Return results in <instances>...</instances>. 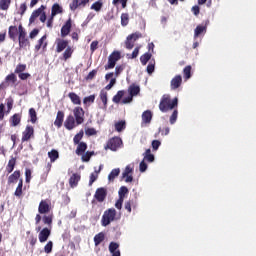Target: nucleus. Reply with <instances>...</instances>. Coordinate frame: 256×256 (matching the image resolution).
<instances>
[{
    "label": "nucleus",
    "mask_w": 256,
    "mask_h": 256,
    "mask_svg": "<svg viewBox=\"0 0 256 256\" xmlns=\"http://www.w3.org/2000/svg\"><path fill=\"white\" fill-rule=\"evenodd\" d=\"M177 105H179V99L174 98L171 100V96L169 94H164L159 103V110L162 113H167L169 111H173Z\"/></svg>",
    "instance_id": "f257e3e1"
},
{
    "label": "nucleus",
    "mask_w": 256,
    "mask_h": 256,
    "mask_svg": "<svg viewBox=\"0 0 256 256\" xmlns=\"http://www.w3.org/2000/svg\"><path fill=\"white\" fill-rule=\"evenodd\" d=\"M122 71H125L124 64L117 65L115 67V72H110L105 75V81L110 80L109 84L106 85L104 88L106 91H111V89H113V87H115V84L117 83V77H119V75H121Z\"/></svg>",
    "instance_id": "f03ea898"
},
{
    "label": "nucleus",
    "mask_w": 256,
    "mask_h": 256,
    "mask_svg": "<svg viewBox=\"0 0 256 256\" xmlns=\"http://www.w3.org/2000/svg\"><path fill=\"white\" fill-rule=\"evenodd\" d=\"M18 31L19 49H29V47H31V42L29 41V38H27V31L23 28L22 24L18 26Z\"/></svg>",
    "instance_id": "7ed1b4c3"
},
{
    "label": "nucleus",
    "mask_w": 256,
    "mask_h": 256,
    "mask_svg": "<svg viewBox=\"0 0 256 256\" xmlns=\"http://www.w3.org/2000/svg\"><path fill=\"white\" fill-rule=\"evenodd\" d=\"M45 5H41L38 9L34 10L29 18V25H33L37 20V17H40L41 23H45L47 21V14L45 13Z\"/></svg>",
    "instance_id": "20e7f679"
},
{
    "label": "nucleus",
    "mask_w": 256,
    "mask_h": 256,
    "mask_svg": "<svg viewBox=\"0 0 256 256\" xmlns=\"http://www.w3.org/2000/svg\"><path fill=\"white\" fill-rule=\"evenodd\" d=\"M115 217H117V210L115 208H109L107 209L101 219V225L102 227H107L108 225H111L113 221H115Z\"/></svg>",
    "instance_id": "39448f33"
},
{
    "label": "nucleus",
    "mask_w": 256,
    "mask_h": 256,
    "mask_svg": "<svg viewBox=\"0 0 256 256\" xmlns=\"http://www.w3.org/2000/svg\"><path fill=\"white\" fill-rule=\"evenodd\" d=\"M123 147V140L119 136H114L110 138L106 145L104 146V149L107 151V149H110V151H117L118 149H121Z\"/></svg>",
    "instance_id": "423d86ee"
},
{
    "label": "nucleus",
    "mask_w": 256,
    "mask_h": 256,
    "mask_svg": "<svg viewBox=\"0 0 256 256\" xmlns=\"http://www.w3.org/2000/svg\"><path fill=\"white\" fill-rule=\"evenodd\" d=\"M121 59V52L115 50L108 57V63L104 66L105 71H109V69H115L117 65V61Z\"/></svg>",
    "instance_id": "0eeeda50"
},
{
    "label": "nucleus",
    "mask_w": 256,
    "mask_h": 256,
    "mask_svg": "<svg viewBox=\"0 0 256 256\" xmlns=\"http://www.w3.org/2000/svg\"><path fill=\"white\" fill-rule=\"evenodd\" d=\"M143 37V34L141 32H135L127 36L126 41H125V47L126 49H133L135 47V41L138 39H141Z\"/></svg>",
    "instance_id": "6e6552de"
},
{
    "label": "nucleus",
    "mask_w": 256,
    "mask_h": 256,
    "mask_svg": "<svg viewBox=\"0 0 256 256\" xmlns=\"http://www.w3.org/2000/svg\"><path fill=\"white\" fill-rule=\"evenodd\" d=\"M10 83L12 85H15V83H17V75L15 74V72L8 74L5 77L4 81L0 83V91H5V89L9 87Z\"/></svg>",
    "instance_id": "1a4fd4ad"
},
{
    "label": "nucleus",
    "mask_w": 256,
    "mask_h": 256,
    "mask_svg": "<svg viewBox=\"0 0 256 256\" xmlns=\"http://www.w3.org/2000/svg\"><path fill=\"white\" fill-rule=\"evenodd\" d=\"M74 119L76 121V125H83L85 122V110L82 107H75L73 109Z\"/></svg>",
    "instance_id": "9d476101"
},
{
    "label": "nucleus",
    "mask_w": 256,
    "mask_h": 256,
    "mask_svg": "<svg viewBox=\"0 0 256 256\" xmlns=\"http://www.w3.org/2000/svg\"><path fill=\"white\" fill-rule=\"evenodd\" d=\"M35 138V128L31 125H27L25 130L22 132V143H25L27 141H30V139Z\"/></svg>",
    "instance_id": "9b49d317"
},
{
    "label": "nucleus",
    "mask_w": 256,
    "mask_h": 256,
    "mask_svg": "<svg viewBox=\"0 0 256 256\" xmlns=\"http://www.w3.org/2000/svg\"><path fill=\"white\" fill-rule=\"evenodd\" d=\"M11 109H13V99L7 100V111L5 112V104H0V121H3L5 119V113L6 115H9L11 113Z\"/></svg>",
    "instance_id": "f8f14e48"
},
{
    "label": "nucleus",
    "mask_w": 256,
    "mask_h": 256,
    "mask_svg": "<svg viewBox=\"0 0 256 256\" xmlns=\"http://www.w3.org/2000/svg\"><path fill=\"white\" fill-rule=\"evenodd\" d=\"M50 211H51V201L47 199L40 201L38 206V213H40V215H46V213H49Z\"/></svg>",
    "instance_id": "ddd939ff"
},
{
    "label": "nucleus",
    "mask_w": 256,
    "mask_h": 256,
    "mask_svg": "<svg viewBox=\"0 0 256 256\" xmlns=\"http://www.w3.org/2000/svg\"><path fill=\"white\" fill-rule=\"evenodd\" d=\"M122 178L125 179V183H133V167L131 165L125 167Z\"/></svg>",
    "instance_id": "4468645a"
},
{
    "label": "nucleus",
    "mask_w": 256,
    "mask_h": 256,
    "mask_svg": "<svg viewBox=\"0 0 256 256\" xmlns=\"http://www.w3.org/2000/svg\"><path fill=\"white\" fill-rule=\"evenodd\" d=\"M71 27H73V20H71V18H69L64 25L61 28V37H67V35H69V33H71Z\"/></svg>",
    "instance_id": "2eb2a0df"
},
{
    "label": "nucleus",
    "mask_w": 256,
    "mask_h": 256,
    "mask_svg": "<svg viewBox=\"0 0 256 256\" xmlns=\"http://www.w3.org/2000/svg\"><path fill=\"white\" fill-rule=\"evenodd\" d=\"M69 47V41L65 39L58 38L56 40V53H63L65 49Z\"/></svg>",
    "instance_id": "dca6fc26"
},
{
    "label": "nucleus",
    "mask_w": 256,
    "mask_h": 256,
    "mask_svg": "<svg viewBox=\"0 0 256 256\" xmlns=\"http://www.w3.org/2000/svg\"><path fill=\"white\" fill-rule=\"evenodd\" d=\"M94 197L99 203H103V201L107 199V189L103 187L98 188L95 192Z\"/></svg>",
    "instance_id": "f3484780"
},
{
    "label": "nucleus",
    "mask_w": 256,
    "mask_h": 256,
    "mask_svg": "<svg viewBox=\"0 0 256 256\" xmlns=\"http://www.w3.org/2000/svg\"><path fill=\"white\" fill-rule=\"evenodd\" d=\"M153 120V112L151 110H146L142 113V123L141 126L145 127V125H150Z\"/></svg>",
    "instance_id": "a211bd4d"
},
{
    "label": "nucleus",
    "mask_w": 256,
    "mask_h": 256,
    "mask_svg": "<svg viewBox=\"0 0 256 256\" xmlns=\"http://www.w3.org/2000/svg\"><path fill=\"white\" fill-rule=\"evenodd\" d=\"M183 84V77L181 75H176L174 78H172L170 82V87L172 91H175L176 89H179L181 85Z\"/></svg>",
    "instance_id": "6ab92c4d"
},
{
    "label": "nucleus",
    "mask_w": 256,
    "mask_h": 256,
    "mask_svg": "<svg viewBox=\"0 0 256 256\" xmlns=\"http://www.w3.org/2000/svg\"><path fill=\"white\" fill-rule=\"evenodd\" d=\"M47 45H48V43H47V35H44V36H42L38 40L37 44L35 45L36 53L41 51V47H42L43 50H46L47 49Z\"/></svg>",
    "instance_id": "aec40b11"
},
{
    "label": "nucleus",
    "mask_w": 256,
    "mask_h": 256,
    "mask_svg": "<svg viewBox=\"0 0 256 256\" xmlns=\"http://www.w3.org/2000/svg\"><path fill=\"white\" fill-rule=\"evenodd\" d=\"M49 237H51V230L49 228H43L38 235L40 243H45Z\"/></svg>",
    "instance_id": "412c9836"
},
{
    "label": "nucleus",
    "mask_w": 256,
    "mask_h": 256,
    "mask_svg": "<svg viewBox=\"0 0 256 256\" xmlns=\"http://www.w3.org/2000/svg\"><path fill=\"white\" fill-rule=\"evenodd\" d=\"M76 123H77V121L75 120V117H73V115H69V116H67V118L64 122V127L66 129H68V131H71V130L75 129Z\"/></svg>",
    "instance_id": "4be33fe9"
},
{
    "label": "nucleus",
    "mask_w": 256,
    "mask_h": 256,
    "mask_svg": "<svg viewBox=\"0 0 256 256\" xmlns=\"http://www.w3.org/2000/svg\"><path fill=\"white\" fill-rule=\"evenodd\" d=\"M64 119H65V112L58 111L56 115V119L54 121L55 127H57L58 129H61V127H63Z\"/></svg>",
    "instance_id": "5701e85b"
},
{
    "label": "nucleus",
    "mask_w": 256,
    "mask_h": 256,
    "mask_svg": "<svg viewBox=\"0 0 256 256\" xmlns=\"http://www.w3.org/2000/svg\"><path fill=\"white\" fill-rule=\"evenodd\" d=\"M207 25H209V20L205 22V25H198L194 30V38L197 39L202 33H207Z\"/></svg>",
    "instance_id": "b1692460"
},
{
    "label": "nucleus",
    "mask_w": 256,
    "mask_h": 256,
    "mask_svg": "<svg viewBox=\"0 0 256 256\" xmlns=\"http://www.w3.org/2000/svg\"><path fill=\"white\" fill-rule=\"evenodd\" d=\"M17 165V158L14 156L10 157L8 164L6 165V173L9 175L12 171H15V166Z\"/></svg>",
    "instance_id": "393cba45"
},
{
    "label": "nucleus",
    "mask_w": 256,
    "mask_h": 256,
    "mask_svg": "<svg viewBox=\"0 0 256 256\" xmlns=\"http://www.w3.org/2000/svg\"><path fill=\"white\" fill-rule=\"evenodd\" d=\"M20 178H21V170L14 171L8 177V185H13L14 183H17V181H19Z\"/></svg>",
    "instance_id": "a878e982"
},
{
    "label": "nucleus",
    "mask_w": 256,
    "mask_h": 256,
    "mask_svg": "<svg viewBox=\"0 0 256 256\" xmlns=\"http://www.w3.org/2000/svg\"><path fill=\"white\" fill-rule=\"evenodd\" d=\"M79 181H81V175L74 173L69 179V185L73 189L79 185Z\"/></svg>",
    "instance_id": "bb28decb"
},
{
    "label": "nucleus",
    "mask_w": 256,
    "mask_h": 256,
    "mask_svg": "<svg viewBox=\"0 0 256 256\" xmlns=\"http://www.w3.org/2000/svg\"><path fill=\"white\" fill-rule=\"evenodd\" d=\"M109 251L112 253V256H121V251H119V244L116 242H110Z\"/></svg>",
    "instance_id": "cd10ccee"
},
{
    "label": "nucleus",
    "mask_w": 256,
    "mask_h": 256,
    "mask_svg": "<svg viewBox=\"0 0 256 256\" xmlns=\"http://www.w3.org/2000/svg\"><path fill=\"white\" fill-rule=\"evenodd\" d=\"M17 33L19 35V28H17V26H9L8 28L9 39H11L12 41H15V39H17Z\"/></svg>",
    "instance_id": "c85d7f7f"
},
{
    "label": "nucleus",
    "mask_w": 256,
    "mask_h": 256,
    "mask_svg": "<svg viewBox=\"0 0 256 256\" xmlns=\"http://www.w3.org/2000/svg\"><path fill=\"white\" fill-rule=\"evenodd\" d=\"M21 123V114L15 113L13 116L10 117V125L11 127H17Z\"/></svg>",
    "instance_id": "c756f323"
},
{
    "label": "nucleus",
    "mask_w": 256,
    "mask_h": 256,
    "mask_svg": "<svg viewBox=\"0 0 256 256\" xmlns=\"http://www.w3.org/2000/svg\"><path fill=\"white\" fill-rule=\"evenodd\" d=\"M14 195L15 197H18V199H21V197H23V178L19 179L18 186L16 187Z\"/></svg>",
    "instance_id": "7c9ffc66"
},
{
    "label": "nucleus",
    "mask_w": 256,
    "mask_h": 256,
    "mask_svg": "<svg viewBox=\"0 0 256 256\" xmlns=\"http://www.w3.org/2000/svg\"><path fill=\"white\" fill-rule=\"evenodd\" d=\"M103 241H105V233L104 232H99L98 234H96L94 236L95 247H99V245H101V243H103Z\"/></svg>",
    "instance_id": "2f4dec72"
},
{
    "label": "nucleus",
    "mask_w": 256,
    "mask_h": 256,
    "mask_svg": "<svg viewBox=\"0 0 256 256\" xmlns=\"http://www.w3.org/2000/svg\"><path fill=\"white\" fill-rule=\"evenodd\" d=\"M68 97L73 105H81V97H79V95H77L75 92H70Z\"/></svg>",
    "instance_id": "473e14b6"
},
{
    "label": "nucleus",
    "mask_w": 256,
    "mask_h": 256,
    "mask_svg": "<svg viewBox=\"0 0 256 256\" xmlns=\"http://www.w3.org/2000/svg\"><path fill=\"white\" fill-rule=\"evenodd\" d=\"M128 93L132 97H135V96H137L138 93H141V88L135 84H132L128 88Z\"/></svg>",
    "instance_id": "72a5a7b5"
},
{
    "label": "nucleus",
    "mask_w": 256,
    "mask_h": 256,
    "mask_svg": "<svg viewBox=\"0 0 256 256\" xmlns=\"http://www.w3.org/2000/svg\"><path fill=\"white\" fill-rule=\"evenodd\" d=\"M73 51V48L71 46H68L62 54V61H67L68 59H71V57H73Z\"/></svg>",
    "instance_id": "f704fd0d"
},
{
    "label": "nucleus",
    "mask_w": 256,
    "mask_h": 256,
    "mask_svg": "<svg viewBox=\"0 0 256 256\" xmlns=\"http://www.w3.org/2000/svg\"><path fill=\"white\" fill-rule=\"evenodd\" d=\"M59 13H63V8L57 3L53 4L51 8V16L56 17Z\"/></svg>",
    "instance_id": "c9c22d12"
},
{
    "label": "nucleus",
    "mask_w": 256,
    "mask_h": 256,
    "mask_svg": "<svg viewBox=\"0 0 256 256\" xmlns=\"http://www.w3.org/2000/svg\"><path fill=\"white\" fill-rule=\"evenodd\" d=\"M143 161H147L148 163H153L155 161V155L151 153V149H147L143 154Z\"/></svg>",
    "instance_id": "e433bc0d"
},
{
    "label": "nucleus",
    "mask_w": 256,
    "mask_h": 256,
    "mask_svg": "<svg viewBox=\"0 0 256 256\" xmlns=\"http://www.w3.org/2000/svg\"><path fill=\"white\" fill-rule=\"evenodd\" d=\"M48 157L50 159V163H55V161L59 159V151L52 149L48 152Z\"/></svg>",
    "instance_id": "4c0bfd02"
},
{
    "label": "nucleus",
    "mask_w": 256,
    "mask_h": 256,
    "mask_svg": "<svg viewBox=\"0 0 256 256\" xmlns=\"http://www.w3.org/2000/svg\"><path fill=\"white\" fill-rule=\"evenodd\" d=\"M87 151V143L80 142L76 148V155H83Z\"/></svg>",
    "instance_id": "58836bf2"
},
{
    "label": "nucleus",
    "mask_w": 256,
    "mask_h": 256,
    "mask_svg": "<svg viewBox=\"0 0 256 256\" xmlns=\"http://www.w3.org/2000/svg\"><path fill=\"white\" fill-rule=\"evenodd\" d=\"M125 95V90H119L116 95L113 96V103L119 104L121 103V99H123Z\"/></svg>",
    "instance_id": "ea45409f"
},
{
    "label": "nucleus",
    "mask_w": 256,
    "mask_h": 256,
    "mask_svg": "<svg viewBox=\"0 0 256 256\" xmlns=\"http://www.w3.org/2000/svg\"><path fill=\"white\" fill-rule=\"evenodd\" d=\"M114 127L118 133H121V131H124V129L127 127V124H126L125 120H121V121L116 122Z\"/></svg>",
    "instance_id": "a19ab883"
},
{
    "label": "nucleus",
    "mask_w": 256,
    "mask_h": 256,
    "mask_svg": "<svg viewBox=\"0 0 256 256\" xmlns=\"http://www.w3.org/2000/svg\"><path fill=\"white\" fill-rule=\"evenodd\" d=\"M95 155V151H87L82 154L81 160L83 163H89L91 161V157Z\"/></svg>",
    "instance_id": "79ce46f5"
},
{
    "label": "nucleus",
    "mask_w": 256,
    "mask_h": 256,
    "mask_svg": "<svg viewBox=\"0 0 256 256\" xmlns=\"http://www.w3.org/2000/svg\"><path fill=\"white\" fill-rule=\"evenodd\" d=\"M151 57H153V54L146 52L140 57V62L142 65H147L149 61L151 60Z\"/></svg>",
    "instance_id": "37998d69"
},
{
    "label": "nucleus",
    "mask_w": 256,
    "mask_h": 256,
    "mask_svg": "<svg viewBox=\"0 0 256 256\" xmlns=\"http://www.w3.org/2000/svg\"><path fill=\"white\" fill-rule=\"evenodd\" d=\"M119 173H121V169L115 168L113 169L110 174L108 175L109 181H115L116 177H119Z\"/></svg>",
    "instance_id": "c03bdc74"
},
{
    "label": "nucleus",
    "mask_w": 256,
    "mask_h": 256,
    "mask_svg": "<svg viewBox=\"0 0 256 256\" xmlns=\"http://www.w3.org/2000/svg\"><path fill=\"white\" fill-rule=\"evenodd\" d=\"M11 7V0H0V10L7 11Z\"/></svg>",
    "instance_id": "a18cd8bd"
},
{
    "label": "nucleus",
    "mask_w": 256,
    "mask_h": 256,
    "mask_svg": "<svg viewBox=\"0 0 256 256\" xmlns=\"http://www.w3.org/2000/svg\"><path fill=\"white\" fill-rule=\"evenodd\" d=\"M95 94H92L90 96L84 97L83 104L86 106L92 105V103H95Z\"/></svg>",
    "instance_id": "49530a36"
},
{
    "label": "nucleus",
    "mask_w": 256,
    "mask_h": 256,
    "mask_svg": "<svg viewBox=\"0 0 256 256\" xmlns=\"http://www.w3.org/2000/svg\"><path fill=\"white\" fill-rule=\"evenodd\" d=\"M26 70H27V64H18L14 70V73L16 75H19L21 73H25Z\"/></svg>",
    "instance_id": "de8ad7c7"
},
{
    "label": "nucleus",
    "mask_w": 256,
    "mask_h": 256,
    "mask_svg": "<svg viewBox=\"0 0 256 256\" xmlns=\"http://www.w3.org/2000/svg\"><path fill=\"white\" fill-rule=\"evenodd\" d=\"M29 117H30L31 123L33 124L37 123V111H35V108L29 109Z\"/></svg>",
    "instance_id": "09e8293b"
},
{
    "label": "nucleus",
    "mask_w": 256,
    "mask_h": 256,
    "mask_svg": "<svg viewBox=\"0 0 256 256\" xmlns=\"http://www.w3.org/2000/svg\"><path fill=\"white\" fill-rule=\"evenodd\" d=\"M107 91L105 90H101L100 91V100L102 101L103 105H104V109H107Z\"/></svg>",
    "instance_id": "8fccbe9b"
},
{
    "label": "nucleus",
    "mask_w": 256,
    "mask_h": 256,
    "mask_svg": "<svg viewBox=\"0 0 256 256\" xmlns=\"http://www.w3.org/2000/svg\"><path fill=\"white\" fill-rule=\"evenodd\" d=\"M127 193H129V189L126 186H121L118 191L119 199L125 200V196L127 195Z\"/></svg>",
    "instance_id": "3c124183"
},
{
    "label": "nucleus",
    "mask_w": 256,
    "mask_h": 256,
    "mask_svg": "<svg viewBox=\"0 0 256 256\" xmlns=\"http://www.w3.org/2000/svg\"><path fill=\"white\" fill-rule=\"evenodd\" d=\"M121 25H122V27H127L129 25V14L128 13L121 14Z\"/></svg>",
    "instance_id": "603ef678"
},
{
    "label": "nucleus",
    "mask_w": 256,
    "mask_h": 256,
    "mask_svg": "<svg viewBox=\"0 0 256 256\" xmlns=\"http://www.w3.org/2000/svg\"><path fill=\"white\" fill-rule=\"evenodd\" d=\"M98 173H101V166L99 167L98 171H95L94 173L90 174V180H89V185L91 187V185H93V182L99 178Z\"/></svg>",
    "instance_id": "864d4df0"
},
{
    "label": "nucleus",
    "mask_w": 256,
    "mask_h": 256,
    "mask_svg": "<svg viewBox=\"0 0 256 256\" xmlns=\"http://www.w3.org/2000/svg\"><path fill=\"white\" fill-rule=\"evenodd\" d=\"M42 221H43L44 225H52V223H53V214L44 215L42 217Z\"/></svg>",
    "instance_id": "5fc2aeb1"
},
{
    "label": "nucleus",
    "mask_w": 256,
    "mask_h": 256,
    "mask_svg": "<svg viewBox=\"0 0 256 256\" xmlns=\"http://www.w3.org/2000/svg\"><path fill=\"white\" fill-rule=\"evenodd\" d=\"M91 9L93 11H96L97 13H99V11H101V9H103V2H94L92 5H91Z\"/></svg>",
    "instance_id": "6e6d98bb"
},
{
    "label": "nucleus",
    "mask_w": 256,
    "mask_h": 256,
    "mask_svg": "<svg viewBox=\"0 0 256 256\" xmlns=\"http://www.w3.org/2000/svg\"><path fill=\"white\" fill-rule=\"evenodd\" d=\"M83 135H84V132L83 130H81L80 133H77L74 136L73 138L74 145H79V143H81V139H83Z\"/></svg>",
    "instance_id": "4d7b16f0"
},
{
    "label": "nucleus",
    "mask_w": 256,
    "mask_h": 256,
    "mask_svg": "<svg viewBox=\"0 0 256 256\" xmlns=\"http://www.w3.org/2000/svg\"><path fill=\"white\" fill-rule=\"evenodd\" d=\"M183 75H184V79H186V81L188 79H191V65H188L183 69Z\"/></svg>",
    "instance_id": "13d9d810"
},
{
    "label": "nucleus",
    "mask_w": 256,
    "mask_h": 256,
    "mask_svg": "<svg viewBox=\"0 0 256 256\" xmlns=\"http://www.w3.org/2000/svg\"><path fill=\"white\" fill-rule=\"evenodd\" d=\"M178 115H179V111H177V109H175L170 116V125H175V123H177Z\"/></svg>",
    "instance_id": "bf43d9fd"
},
{
    "label": "nucleus",
    "mask_w": 256,
    "mask_h": 256,
    "mask_svg": "<svg viewBox=\"0 0 256 256\" xmlns=\"http://www.w3.org/2000/svg\"><path fill=\"white\" fill-rule=\"evenodd\" d=\"M97 72V69H93L92 71H90L88 75L85 77L86 81H93V79L97 77Z\"/></svg>",
    "instance_id": "052dcab7"
},
{
    "label": "nucleus",
    "mask_w": 256,
    "mask_h": 256,
    "mask_svg": "<svg viewBox=\"0 0 256 256\" xmlns=\"http://www.w3.org/2000/svg\"><path fill=\"white\" fill-rule=\"evenodd\" d=\"M69 7H70L71 11H77V8L80 7L79 0H72Z\"/></svg>",
    "instance_id": "680f3d73"
},
{
    "label": "nucleus",
    "mask_w": 256,
    "mask_h": 256,
    "mask_svg": "<svg viewBox=\"0 0 256 256\" xmlns=\"http://www.w3.org/2000/svg\"><path fill=\"white\" fill-rule=\"evenodd\" d=\"M45 253H51L53 251V241H49L44 247Z\"/></svg>",
    "instance_id": "e2e57ef3"
},
{
    "label": "nucleus",
    "mask_w": 256,
    "mask_h": 256,
    "mask_svg": "<svg viewBox=\"0 0 256 256\" xmlns=\"http://www.w3.org/2000/svg\"><path fill=\"white\" fill-rule=\"evenodd\" d=\"M31 175H32L31 169L26 168L25 170L26 183H31V179H32Z\"/></svg>",
    "instance_id": "0e129e2a"
},
{
    "label": "nucleus",
    "mask_w": 256,
    "mask_h": 256,
    "mask_svg": "<svg viewBox=\"0 0 256 256\" xmlns=\"http://www.w3.org/2000/svg\"><path fill=\"white\" fill-rule=\"evenodd\" d=\"M19 79H21V81H27V79H29V77H31V74H29L28 72H22L20 74H18Z\"/></svg>",
    "instance_id": "69168bd1"
},
{
    "label": "nucleus",
    "mask_w": 256,
    "mask_h": 256,
    "mask_svg": "<svg viewBox=\"0 0 256 256\" xmlns=\"http://www.w3.org/2000/svg\"><path fill=\"white\" fill-rule=\"evenodd\" d=\"M85 133L88 137H92L93 135H97V130L95 128H88L85 130Z\"/></svg>",
    "instance_id": "338daca9"
},
{
    "label": "nucleus",
    "mask_w": 256,
    "mask_h": 256,
    "mask_svg": "<svg viewBox=\"0 0 256 256\" xmlns=\"http://www.w3.org/2000/svg\"><path fill=\"white\" fill-rule=\"evenodd\" d=\"M139 170L141 173H145V171H147V163H145V160L140 162Z\"/></svg>",
    "instance_id": "774afa93"
}]
</instances>
